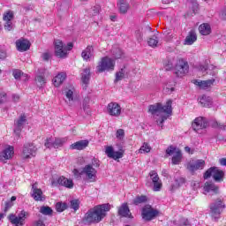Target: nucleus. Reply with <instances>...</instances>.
<instances>
[{"label": "nucleus", "instance_id": "nucleus-1", "mask_svg": "<svg viewBox=\"0 0 226 226\" xmlns=\"http://www.w3.org/2000/svg\"><path fill=\"white\" fill-rule=\"evenodd\" d=\"M148 111L152 114L157 124L163 128V123L172 116V101H167L166 105L160 102L150 105Z\"/></svg>", "mask_w": 226, "mask_h": 226}, {"label": "nucleus", "instance_id": "nucleus-2", "mask_svg": "<svg viewBox=\"0 0 226 226\" xmlns=\"http://www.w3.org/2000/svg\"><path fill=\"white\" fill-rule=\"evenodd\" d=\"M110 211V205H99L90 210L85 215L83 221L85 223H100L102 218H105L107 212Z\"/></svg>", "mask_w": 226, "mask_h": 226}, {"label": "nucleus", "instance_id": "nucleus-3", "mask_svg": "<svg viewBox=\"0 0 226 226\" xmlns=\"http://www.w3.org/2000/svg\"><path fill=\"white\" fill-rule=\"evenodd\" d=\"M73 49V43L69 42L66 46L63 43L61 40L55 41V55L56 57H60L61 59H64L68 57V52Z\"/></svg>", "mask_w": 226, "mask_h": 226}, {"label": "nucleus", "instance_id": "nucleus-4", "mask_svg": "<svg viewBox=\"0 0 226 226\" xmlns=\"http://www.w3.org/2000/svg\"><path fill=\"white\" fill-rule=\"evenodd\" d=\"M80 175L87 183H96L98 180V170L93 165H85L80 171Z\"/></svg>", "mask_w": 226, "mask_h": 226}, {"label": "nucleus", "instance_id": "nucleus-5", "mask_svg": "<svg viewBox=\"0 0 226 226\" xmlns=\"http://www.w3.org/2000/svg\"><path fill=\"white\" fill-rule=\"evenodd\" d=\"M116 67V60L109 56H104L101 58V61L96 66V71L98 73H103V72H114Z\"/></svg>", "mask_w": 226, "mask_h": 226}, {"label": "nucleus", "instance_id": "nucleus-6", "mask_svg": "<svg viewBox=\"0 0 226 226\" xmlns=\"http://www.w3.org/2000/svg\"><path fill=\"white\" fill-rule=\"evenodd\" d=\"M29 213L26 210H22L18 215L15 214L9 215L8 218L11 225L24 226L26 225V219L28 218Z\"/></svg>", "mask_w": 226, "mask_h": 226}, {"label": "nucleus", "instance_id": "nucleus-7", "mask_svg": "<svg viewBox=\"0 0 226 226\" xmlns=\"http://www.w3.org/2000/svg\"><path fill=\"white\" fill-rule=\"evenodd\" d=\"M166 154L172 156L171 163L173 165H179L183 162V153L181 150L174 146H170L166 149Z\"/></svg>", "mask_w": 226, "mask_h": 226}, {"label": "nucleus", "instance_id": "nucleus-8", "mask_svg": "<svg viewBox=\"0 0 226 226\" xmlns=\"http://www.w3.org/2000/svg\"><path fill=\"white\" fill-rule=\"evenodd\" d=\"M104 153L108 156V158H111L116 162H117V160H121V158L124 156V149H123V147H120L118 148V151H116L112 145L105 146Z\"/></svg>", "mask_w": 226, "mask_h": 226}, {"label": "nucleus", "instance_id": "nucleus-9", "mask_svg": "<svg viewBox=\"0 0 226 226\" xmlns=\"http://www.w3.org/2000/svg\"><path fill=\"white\" fill-rule=\"evenodd\" d=\"M158 215H160V211L151 207V205H146L141 210V216L145 222H151V220H154Z\"/></svg>", "mask_w": 226, "mask_h": 226}, {"label": "nucleus", "instance_id": "nucleus-10", "mask_svg": "<svg viewBox=\"0 0 226 226\" xmlns=\"http://www.w3.org/2000/svg\"><path fill=\"white\" fill-rule=\"evenodd\" d=\"M190 66L185 58H179L175 66V73L177 77H185L188 73Z\"/></svg>", "mask_w": 226, "mask_h": 226}, {"label": "nucleus", "instance_id": "nucleus-11", "mask_svg": "<svg viewBox=\"0 0 226 226\" xmlns=\"http://www.w3.org/2000/svg\"><path fill=\"white\" fill-rule=\"evenodd\" d=\"M211 176L215 181L220 183V181H223V176H225V173H223V170H221L216 167H212L205 172L204 179H209Z\"/></svg>", "mask_w": 226, "mask_h": 226}, {"label": "nucleus", "instance_id": "nucleus-12", "mask_svg": "<svg viewBox=\"0 0 226 226\" xmlns=\"http://www.w3.org/2000/svg\"><path fill=\"white\" fill-rule=\"evenodd\" d=\"M36 151L38 148L33 143H26L23 147L21 156L23 160H29L31 158H34L36 156Z\"/></svg>", "mask_w": 226, "mask_h": 226}, {"label": "nucleus", "instance_id": "nucleus-13", "mask_svg": "<svg viewBox=\"0 0 226 226\" xmlns=\"http://www.w3.org/2000/svg\"><path fill=\"white\" fill-rule=\"evenodd\" d=\"M106 112L109 116H111V117H119L123 112V109L119 103L111 102L107 105Z\"/></svg>", "mask_w": 226, "mask_h": 226}, {"label": "nucleus", "instance_id": "nucleus-14", "mask_svg": "<svg viewBox=\"0 0 226 226\" xmlns=\"http://www.w3.org/2000/svg\"><path fill=\"white\" fill-rule=\"evenodd\" d=\"M192 129L197 133H202L201 130H206L207 128V120L202 117H196L192 122Z\"/></svg>", "mask_w": 226, "mask_h": 226}, {"label": "nucleus", "instance_id": "nucleus-15", "mask_svg": "<svg viewBox=\"0 0 226 226\" xmlns=\"http://www.w3.org/2000/svg\"><path fill=\"white\" fill-rule=\"evenodd\" d=\"M13 154H15V148L10 145H7L0 152V162H6V160H11V158H13Z\"/></svg>", "mask_w": 226, "mask_h": 226}, {"label": "nucleus", "instance_id": "nucleus-16", "mask_svg": "<svg viewBox=\"0 0 226 226\" xmlns=\"http://www.w3.org/2000/svg\"><path fill=\"white\" fill-rule=\"evenodd\" d=\"M206 167V162L202 159L190 161L187 164V169L190 172H195L196 170H202Z\"/></svg>", "mask_w": 226, "mask_h": 226}, {"label": "nucleus", "instance_id": "nucleus-17", "mask_svg": "<svg viewBox=\"0 0 226 226\" xmlns=\"http://www.w3.org/2000/svg\"><path fill=\"white\" fill-rule=\"evenodd\" d=\"M149 176L154 185V192H160V190H162V180H160V177H158V173H156L154 170H152L150 171Z\"/></svg>", "mask_w": 226, "mask_h": 226}, {"label": "nucleus", "instance_id": "nucleus-18", "mask_svg": "<svg viewBox=\"0 0 226 226\" xmlns=\"http://www.w3.org/2000/svg\"><path fill=\"white\" fill-rule=\"evenodd\" d=\"M51 185L52 186H57V185H60V186H64L65 188H73V180L68 179L64 177H60L57 178L56 182L52 180Z\"/></svg>", "mask_w": 226, "mask_h": 226}, {"label": "nucleus", "instance_id": "nucleus-19", "mask_svg": "<svg viewBox=\"0 0 226 226\" xmlns=\"http://www.w3.org/2000/svg\"><path fill=\"white\" fill-rule=\"evenodd\" d=\"M198 69L200 70V72H202V73H205V72H207V73H209V75H213V76L218 73V68L213 64L208 65L207 62H206L205 64H200Z\"/></svg>", "mask_w": 226, "mask_h": 226}, {"label": "nucleus", "instance_id": "nucleus-20", "mask_svg": "<svg viewBox=\"0 0 226 226\" xmlns=\"http://www.w3.org/2000/svg\"><path fill=\"white\" fill-rule=\"evenodd\" d=\"M223 204L222 203V200H218L216 202L210 205V211L215 220L218 218V216H220V213Z\"/></svg>", "mask_w": 226, "mask_h": 226}, {"label": "nucleus", "instance_id": "nucleus-21", "mask_svg": "<svg viewBox=\"0 0 226 226\" xmlns=\"http://www.w3.org/2000/svg\"><path fill=\"white\" fill-rule=\"evenodd\" d=\"M81 57L84 61H93L94 59V48L91 45L87 46L81 52Z\"/></svg>", "mask_w": 226, "mask_h": 226}, {"label": "nucleus", "instance_id": "nucleus-22", "mask_svg": "<svg viewBox=\"0 0 226 226\" xmlns=\"http://www.w3.org/2000/svg\"><path fill=\"white\" fill-rule=\"evenodd\" d=\"M32 191H33L32 196L34 197V200H37V201L45 200V195H43V192L41 191V189L38 187V183H34V185H32Z\"/></svg>", "mask_w": 226, "mask_h": 226}, {"label": "nucleus", "instance_id": "nucleus-23", "mask_svg": "<svg viewBox=\"0 0 226 226\" xmlns=\"http://www.w3.org/2000/svg\"><path fill=\"white\" fill-rule=\"evenodd\" d=\"M24 124H27V119L26 118V115H21L19 118L15 122L14 133L20 135V130L24 128Z\"/></svg>", "mask_w": 226, "mask_h": 226}, {"label": "nucleus", "instance_id": "nucleus-24", "mask_svg": "<svg viewBox=\"0 0 226 226\" xmlns=\"http://www.w3.org/2000/svg\"><path fill=\"white\" fill-rule=\"evenodd\" d=\"M16 47L19 52H26L31 48V42L26 39H19L16 41Z\"/></svg>", "mask_w": 226, "mask_h": 226}, {"label": "nucleus", "instance_id": "nucleus-25", "mask_svg": "<svg viewBox=\"0 0 226 226\" xmlns=\"http://www.w3.org/2000/svg\"><path fill=\"white\" fill-rule=\"evenodd\" d=\"M75 93V87H70L69 88H65L64 91V94L65 95V102L68 105L72 106L73 101L75 100L73 94Z\"/></svg>", "mask_w": 226, "mask_h": 226}, {"label": "nucleus", "instance_id": "nucleus-26", "mask_svg": "<svg viewBox=\"0 0 226 226\" xmlns=\"http://www.w3.org/2000/svg\"><path fill=\"white\" fill-rule=\"evenodd\" d=\"M89 146V140L83 139L77 142L72 143L70 146V149L76 151H82V149H86Z\"/></svg>", "mask_w": 226, "mask_h": 226}, {"label": "nucleus", "instance_id": "nucleus-27", "mask_svg": "<svg viewBox=\"0 0 226 226\" xmlns=\"http://www.w3.org/2000/svg\"><path fill=\"white\" fill-rule=\"evenodd\" d=\"M194 84L195 86H198L200 89H208V87H211V86L215 84V79L207 80H195Z\"/></svg>", "mask_w": 226, "mask_h": 226}, {"label": "nucleus", "instance_id": "nucleus-28", "mask_svg": "<svg viewBox=\"0 0 226 226\" xmlns=\"http://www.w3.org/2000/svg\"><path fill=\"white\" fill-rule=\"evenodd\" d=\"M203 190L205 195H207V193H219L218 186L211 182H206Z\"/></svg>", "mask_w": 226, "mask_h": 226}, {"label": "nucleus", "instance_id": "nucleus-29", "mask_svg": "<svg viewBox=\"0 0 226 226\" xmlns=\"http://www.w3.org/2000/svg\"><path fill=\"white\" fill-rule=\"evenodd\" d=\"M64 80H66V73L60 72L53 78V86H55V87H59L64 82Z\"/></svg>", "mask_w": 226, "mask_h": 226}, {"label": "nucleus", "instance_id": "nucleus-30", "mask_svg": "<svg viewBox=\"0 0 226 226\" xmlns=\"http://www.w3.org/2000/svg\"><path fill=\"white\" fill-rule=\"evenodd\" d=\"M118 215L125 218H132V213H130V207L127 203H123L118 208Z\"/></svg>", "mask_w": 226, "mask_h": 226}, {"label": "nucleus", "instance_id": "nucleus-31", "mask_svg": "<svg viewBox=\"0 0 226 226\" xmlns=\"http://www.w3.org/2000/svg\"><path fill=\"white\" fill-rule=\"evenodd\" d=\"M197 41V34L192 30L184 41V45H193Z\"/></svg>", "mask_w": 226, "mask_h": 226}, {"label": "nucleus", "instance_id": "nucleus-32", "mask_svg": "<svg viewBox=\"0 0 226 226\" xmlns=\"http://www.w3.org/2000/svg\"><path fill=\"white\" fill-rule=\"evenodd\" d=\"M91 79V70L85 69L81 73V82L84 84V89L87 87V84H89V80Z\"/></svg>", "mask_w": 226, "mask_h": 226}, {"label": "nucleus", "instance_id": "nucleus-33", "mask_svg": "<svg viewBox=\"0 0 226 226\" xmlns=\"http://www.w3.org/2000/svg\"><path fill=\"white\" fill-rule=\"evenodd\" d=\"M199 103H200V105L202 107H212L213 105V99L209 96L207 95H202L200 97H199L198 99Z\"/></svg>", "mask_w": 226, "mask_h": 226}, {"label": "nucleus", "instance_id": "nucleus-34", "mask_svg": "<svg viewBox=\"0 0 226 226\" xmlns=\"http://www.w3.org/2000/svg\"><path fill=\"white\" fill-rule=\"evenodd\" d=\"M199 31L202 36H207L211 34V26L207 23H203L199 26Z\"/></svg>", "mask_w": 226, "mask_h": 226}, {"label": "nucleus", "instance_id": "nucleus-35", "mask_svg": "<svg viewBox=\"0 0 226 226\" xmlns=\"http://www.w3.org/2000/svg\"><path fill=\"white\" fill-rule=\"evenodd\" d=\"M117 6L120 13H126L130 10V4L126 0H119Z\"/></svg>", "mask_w": 226, "mask_h": 226}, {"label": "nucleus", "instance_id": "nucleus-36", "mask_svg": "<svg viewBox=\"0 0 226 226\" xmlns=\"http://www.w3.org/2000/svg\"><path fill=\"white\" fill-rule=\"evenodd\" d=\"M12 75L16 80H19V79H22V80H29V76L27 74H24L20 70H14Z\"/></svg>", "mask_w": 226, "mask_h": 226}, {"label": "nucleus", "instance_id": "nucleus-37", "mask_svg": "<svg viewBox=\"0 0 226 226\" xmlns=\"http://www.w3.org/2000/svg\"><path fill=\"white\" fill-rule=\"evenodd\" d=\"M127 74L128 72H126L125 68H123L116 72L115 84H117V82H121V80H123V79H124Z\"/></svg>", "mask_w": 226, "mask_h": 226}, {"label": "nucleus", "instance_id": "nucleus-38", "mask_svg": "<svg viewBox=\"0 0 226 226\" xmlns=\"http://www.w3.org/2000/svg\"><path fill=\"white\" fill-rule=\"evenodd\" d=\"M35 83L38 87H43L47 83V79H45V76L43 74H37L35 77Z\"/></svg>", "mask_w": 226, "mask_h": 226}, {"label": "nucleus", "instance_id": "nucleus-39", "mask_svg": "<svg viewBox=\"0 0 226 226\" xmlns=\"http://www.w3.org/2000/svg\"><path fill=\"white\" fill-rule=\"evenodd\" d=\"M111 54L115 59H121L123 57V50L117 46H114L111 49Z\"/></svg>", "mask_w": 226, "mask_h": 226}, {"label": "nucleus", "instance_id": "nucleus-40", "mask_svg": "<svg viewBox=\"0 0 226 226\" xmlns=\"http://www.w3.org/2000/svg\"><path fill=\"white\" fill-rule=\"evenodd\" d=\"M66 138H55L54 143H53V147L55 149H58V147H63V146L66 142Z\"/></svg>", "mask_w": 226, "mask_h": 226}, {"label": "nucleus", "instance_id": "nucleus-41", "mask_svg": "<svg viewBox=\"0 0 226 226\" xmlns=\"http://www.w3.org/2000/svg\"><path fill=\"white\" fill-rule=\"evenodd\" d=\"M176 86V82H168L163 87L164 93H167L168 94H171V93H174L175 88L174 87Z\"/></svg>", "mask_w": 226, "mask_h": 226}, {"label": "nucleus", "instance_id": "nucleus-42", "mask_svg": "<svg viewBox=\"0 0 226 226\" xmlns=\"http://www.w3.org/2000/svg\"><path fill=\"white\" fill-rule=\"evenodd\" d=\"M182 185H185V178L183 177H179L177 179L175 180V184L171 185V192L176 190V188H179V186H181Z\"/></svg>", "mask_w": 226, "mask_h": 226}, {"label": "nucleus", "instance_id": "nucleus-43", "mask_svg": "<svg viewBox=\"0 0 226 226\" xmlns=\"http://www.w3.org/2000/svg\"><path fill=\"white\" fill-rule=\"evenodd\" d=\"M151 152V146H149L147 143H143V145L140 147L139 153L140 154H144L146 153H150Z\"/></svg>", "mask_w": 226, "mask_h": 226}, {"label": "nucleus", "instance_id": "nucleus-44", "mask_svg": "<svg viewBox=\"0 0 226 226\" xmlns=\"http://www.w3.org/2000/svg\"><path fill=\"white\" fill-rule=\"evenodd\" d=\"M68 208V205L64 202H58L56 204V209L58 213H63L65 209Z\"/></svg>", "mask_w": 226, "mask_h": 226}, {"label": "nucleus", "instance_id": "nucleus-45", "mask_svg": "<svg viewBox=\"0 0 226 226\" xmlns=\"http://www.w3.org/2000/svg\"><path fill=\"white\" fill-rule=\"evenodd\" d=\"M144 202H147V197L146 196H138L133 200V204H135V206H139V204H144Z\"/></svg>", "mask_w": 226, "mask_h": 226}, {"label": "nucleus", "instance_id": "nucleus-46", "mask_svg": "<svg viewBox=\"0 0 226 226\" xmlns=\"http://www.w3.org/2000/svg\"><path fill=\"white\" fill-rule=\"evenodd\" d=\"M147 43L149 45V47H158V37L156 36H153L151 38L148 39Z\"/></svg>", "mask_w": 226, "mask_h": 226}, {"label": "nucleus", "instance_id": "nucleus-47", "mask_svg": "<svg viewBox=\"0 0 226 226\" xmlns=\"http://www.w3.org/2000/svg\"><path fill=\"white\" fill-rule=\"evenodd\" d=\"M116 137L117 140H120L121 142H123V140H124V130L123 129L117 130Z\"/></svg>", "mask_w": 226, "mask_h": 226}, {"label": "nucleus", "instance_id": "nucleus-48", "mask_svg": "<svg viewBox=\"0 0 226 226\" xmlns=\"http://www.w3.org/2000/svg\"><path fill=\"white\" fill-rule=\"evenodd\" d=\"M15 200H17V197L12 196L11 198V200L6 201L5 202L4 211H8V209H10L11 207H13V202H15Z\"/></svg>", "mask_w": 226, "mask_h": 226}, {"label": "nucleus", "instance_id": "nucleus-49", "mask_svg": "<svg viewBox=\"0 0 226 226\" xmlns=\"http://www.w3.org/2000/svg\"><path fill=\"white\" fill-rule=\"evenodd\" d=\"M164 68L169 72V70H172L174 68V62L170 59H167L164 63Z\"/></svg>", "mask_w": 226, "mask_h": 226}, {"label": "nucleus", "instance_id": "nucleus-50", "mask_svg": "<svg viewBox=\"0 0 226 226\" xmlns=\"http://www.w3.org/2000/svg\"><path fill=\"white\" fill-rule=\"evenodd\" d=\"M40 213H41V215H52V208H50V207H41L40 208Z\"/></svg>", "mask_w": 226, "mask_h": 226}, {"label": "nucleus", "instance_id": "nucleus-51", "mask_svg": "<svg viewBox=\"0 0 226 226\" xmlns=\"http://www.w3.org/2000/svg\"><path fill=\"white\" fill-rule=\"evenodd\" d=\"M54 140H55V138H48L44 144L45 147H48V149L54 147Z\"/></svg>", "mask_w": 226, "mask_h": 226}, {"label": "nucleus", "instance_id": "nucleus-52", "mask_svg": "<svg viewBox=\"0 0 226 226\" xmlns=\"http://www.w3.org/2000/svg\"><path fill=\"white\" fill-rule=\"evenodd\" d=\"M79 206H80V202L79 201V200H73L71 201V207L72 209H74V211H77Z\"/></svg>", "mask_w": 226, "mask_h": 226}, {"label": "nucleus", "instance_id": "nucleus-53", "mask_svg": "<svg viewBox=\"0 0 226 226\" xmlns=\"http://www.w3.org/2000/svg\"><path fill=\"white\" fill-rule=\"evenodd\" d=\"M11 19H13V12L8 11L4 15V20L5 22H11Z\"/></svg>", "mask_w": 226, "mask_h": 226}, {"label": "nucleus", "instance_id": "nucleus-54", "mask_svg": "<svg viewBox=\"0 0 226 226\" xmlns=\"http://www.w3.org/2000/svg\"><path fill=\"white\" fill-rule=\"evenodd\" d=\"M87 165H92L94 169H98V167H100V160H98L97 158H93L91 163Z\"/></svg>", "mask_w": 226, "mask_h": 226}, {"label": "nucleus", "instance_id": "nucleus-55", "mask_svg": "<svg viewBox=\"0 0 226 226\" xmlns=\"http://www.w3.org/2000/svg\"><path fill=\"white\" fill-rule=\"evenodd\" d=\"M11 29H13V24L11 23V21H6V23L4 25V30L11 31Z\"/></svg>", "mask_w": 226, "mask_h": 226}, {"label": "nucleus", "instance_id": "nucleus-56", "mask_svg": "<svg viewBox=\"0 0 226 226\" xmlns=\"http://www.w3.org/2000/svg\"><path fill=\"white\" fill-rule=\"evenodd\" d=\"M42 61H49L50 59V53L49 52H44L41 55Z\"/></svg>", "mask_w": 226, "mask_h": 226}, {"label": "nucleus", "instance_id": "nucleus-57", "mask_svg": "<svg viewBox=\"0 0 226 226\" xmlns=\"http://www.w3.org/2000/svg\"><path fill=\"white\" fill-rule=\"evenodd\" d=\"M6 102V93L0 92V104L4 103Z\"/></svg>", "mask_w": 226, "mask_h": 226}, {"label": "nucleus", "instance_id": "nucleus-58", "mask_svg": "<svg viewBox=\"0 0 226 226\" xmlns=\"http://www.w3.org/2000/svg\"><path fill=\"white\" fill-rule=\"evenodd\" d=\"M220 18L222 20H226V6L220 12Z\"/></svg>", "mask_w": 226, "mask_h": 226}, {"label": "nucleus", "instance_id": "nucleus-59", "mask_svg": "<svg viewBox=\"0 0 226 226\" xmlns=\"http://www.w3.org/2000/svg\"><path fill=\"white\" fill-rule=\"evenodd\" d=\"M135 37L138 40V41H140L142 40V32H140V30L136 31Z\"/></svg>", "mask_w": 226, "mask_h": 226}, {"label": "nucleus", "instance_id": "nucleus-60", "mask_svg": "<svg viewBox=\"0 0 226 226\" xmlns=\"http://www.w3.org/2000/svg\"><path fill=\"white\" fill-rule=\"evenodd\" d=\"M180 226H190V222H188V219H181L180 221Z\"/></svg>", "mask_w": 226, "mask_h": 226}, {"label": "nucleus", "instance_id": "nucleus-61", "mask_svg": "<svg viewBox=\"0 0 226 226\" xmlns=\"http://www.w3.org/2000/svg\"><path fill=\"white\" fill-rule=\"evenodd\" d=\"M192 186L193 190H197V189L200 188V183H199L197 181H192Z\"/></svg>", "mask_w": 226, "mask_h": 226}, {"label": "nucleus", "instance_id": "nucleus-62", "mask_svg": "<svg viewBox=\"0 0 226 226\" xmlns=\"http://www.w3.org/2000/svg\"><path fill=\"white\" fill-rule=\"evenodd\" d=\"M33 226H45V223L41 220L35 221Z\"/></svg>", "mask_w": 226, "mask_h": 226}, {"label": "nucleus", "instance_id": "nucleus-63", "mask_svg": "<svg viewBox=\"0 0 226 226\" xmlns=\"http://www.w3.org/2000/svg\"><path fill=\"white\" fill-rule=\"evenodd\" d=\"M219 163L220 165H222V167H226V158H221Z\"/></svg>", "mask_w": 226, "mask_h": 226}, {"label": "nucleus", "instance_id": "nucleus-64", "mask_svg": "<svg viewBox=\"0 0 226 226\" xmlns=\"http://www.w3.org/2000/svg\"><path fill=\"white\" fill-rule=\"evenodd\" d=\"M12 100L13 102H17L19 100H20V96L19 94H12Z\"/></svg>", "mask_w": 226, "mask_h": 226}]
</instances>
